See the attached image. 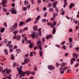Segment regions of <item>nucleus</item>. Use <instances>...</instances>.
I'll return each instance as SVG.
<instances>
[{
  "mask_svg": "<svg viewBox=\"0 0 79 79\" xmlns=\"http://www.w3.org/2000/svg\"><path fill=\"white\" fill-rule=\"evenodd\" d=\"M22 68H23L22 66H20V67L19 68H17V69H18V74L20 75V77H24L25 76L24 74H27V76H29L30 75V73H31V71L30 70L29 71H26L24 72H23V71H22Z\"/></svg>",
  "mask_w": 79,
  "mask_h": 79,
  "instance_id": "1",
  "label": "nucleus"
},
{
  "mask_svg": "<svg viewBox=\"0 0 79 79\" xmlns=\"http://www.w3.org/2000/svg\"><path fill=\"white\" fill-rule=\"evenodd\" d=\"M1 72L4 76H6L7 74L10 73L11 72V70L7 69H3V67H0V73Z\"/></svg>",
  "mask_w": 79,
  "mask_h": 79,
  "instance_id": "2",
  "label": "nucleus"
},
{
  "mask_svg": "<svg viewBox=\"0 0 79 79\" xmlns=\"http://www.w3.org/2000/svg\"><path fill=\"white\" fill-rule=\"evenodd\" d=\"M42 42L40 41H38L37 42V45H38L37 48L38 49H39L40 48V51H41L42 50Z\"/></svg>",
  "mask_w": 79,
  "mask_h": 79,
  "instance_id": "3",
  "label": "nucleus"
},
{
  "mask_svg": "<svg viewBox=\"0 0 79 79\" xmlns=\"http://www.w3.org/2000/svg\"><path fill=\"white\" fill-rule=\"evenodd\" d=\"M24 59L25 60L24 62L21 63V64H22V65H24L25 64H26L27 63H28V62H29V61H30L29 59L28 58L24 57Z\"/></svg>",
  "mask_w": 79,
  "mask_h": 79,
  "instance_id": "4",
  "label": "nucleus"
},
{
  "mask_svg": "<svg viewBox=\"0 0 79 79\" xmlns=\"http://www.w3.org/2000/svg\"><path fill=\"white\" fill-rule=\"evenodd\" d=\"M56 11L57 12H56L55 13H54L53 15V18L55 19V18H56V16L58 15V13L59 12V10H58V8L57 7H56L55 8Z\"/></svg>",
  "mask_w": 79,
  "mask_h": 79,
  "instance_id": "5",
  "label": "nucleus"
},
{
  "mask_svg": "<svg viewBox=\"0 0 79 79\" xmlns=\"http://www.w3.org/2000/svg\"><path fill=\"white\" fill-rule=\"evenodd\" d=\"M10 11L12 14H16V13H17V11L15 10L14 7L11 9Z\"/></svg>",
  "mask_w": 79,
  "mask_h": 79,
  "instance_id": "6",
  "label": "nucleus"
},
{
  "mask_svg": "<svg viewBox=\"0 0 79 79\" xmlns=\"http://www.w3.org/2000/svg\"><path fill=\"white\" fill-rule=\"evenodd\" d=\"M48 69L51 71H52V70H54L55 69V67L52 65H50L48 66Z\"/></svg>",
  "mask_w": 79,
  "mask_h": 79,
  "instance_id": "7",
  "label": "nucleus"
},
{
  "mask_svg": "<svg viewBox=\"0 0 79 79\" xmlns=\"http://www.w3.org/2000/svg\"><path fill=\"white\" fill-rule=\"evenodd\" d=\"M66 63H64V62H63L61 65V67L60 69V71L62 70V69H63V67H64V66H66Z\"/></svg>",
  "mask_w": 79,
  "mask_h": 79,
  "instance_id": "8",
  "label": "nucleus"
},
{
  "mask_svg": "<svg viewBox=\"0 0 79 79\" xmlns=\"http://www.w3.org/2000/svg\"><path fill=\"white\" fill-rule=\"evenodd\" d=\"M7 0H2L1 5H5L7 3Z\"/></svg>",
  "mask_w": 79,
  "mask_h": 79,
  "instance_id": "9",
  "label": "nucleus"
},
{
  "mask_svg": "<svg viewBox=\"0 0 79 79\" xmlns=\"http://www.w3.org/2000/svg\"><path fill=\"white\" fill-rule=\"evenodd\" d=\"M57 3H58V2L55 1L53 3L52 5L53 8H56V5H57Z\"/></svg>",
  "mask_w": 79,
  "mask_h": 79,
  "instance_id": "10",
  "label": "nucleus"
},
{
  "mask_svg": "<svg viewBox=\"0 0 79 79\" xmlns=\"http://www.w3.org/2000/svg\"><path fill=\"white\" fill-rule=\"evenodd\" d=\"M10 31H14V30H15V29H16V28L15 26H12L10 28Z\"/></svg>",
  "mask_w": 79,
  "mask_h": 79,
  "instance_id": "11",
  "label": "nucleus"
},
{
  "mask_svg": "<svg viewBox=\"0 0 79 79\" xmlns=\"http://www.w3.org/2000/svg\"><path fill=\"white\" fill-rule=\"evenodd\" d=\"M74 5H75L73 3H71L69 6V9H70V10L72 9V8H73V7L74 6Z\"/></svg>",
  "mask_w": 79,
  "mask_h": 79,
  "instance_id": "12",
  "label": "nucleus"
},
{
  "mask_svg": "<svg viewBox=\"0 0 79 79\" xmlns=\"http://www.w3.org/2000/svg\"><path fill=\"white\" fill-rule=\"evenodd\" d=\"M56 24V22L55 21H53L52 23V25L51 26V27H53Z\"/></svg>",
  "mask_w": 79,
  "mask_h": 79,
  "instance_id": "13",
  "label": "nucleus"
},
{
  "mask_svg": "<svg viewBox=\"0 0 79 79\" xmlns=\"http://www.w3.org/2000/svg\"><path fill=\"white\" fill-rule=\"evenodd\" d=\"M74 61H76V59H75V58L73 57L72 59H71V65L73 64V62Z\"/></svg>",
  "mask_w": 79,
  "mask_h": 79,
  "instance_id": "14",
  "label": "nucleus"
},
{
  "mask_svg": "<svg viewBox=\"0 0 79 79\" xmlns=\"http://www.w3.org/2000/svg\"><path fill=\"white\" fill-rule=\"evenodd\" d=\"M29 47L30 48H32L34 47V44H33V43H31V44H30Z\"/></svg>",
  "mask_w": 79,
  "mask_h": 79,
  "instance_id": "15",
  "label": "nucleus"
},
{
  "mask_svg": "<svg viewBox=\"0 0 79 79\" xmlns=\"http://www.w3.org/2000/svg\"><path fill=\"white\" fill-rule=\"evenodd\" d=\"M21 39V36L18 35L16 36V40H19Z\"/></svg>",
  "mask_w": 79,
  "mask_h": 79,
  "instance_id": "16",
  "label": "nucleus"
},
{
  "mask_svg": "<svg viewBox=\"0 0 79 79\" xmlns=\"http://www.w3.org/2000/svg\"><path fill=\"white\" fill-rule=\"evenodd\" d=\"M4 51L5 55H8V52L6 49H4Z\"/></svg>",
  "mask_w": 79,
  "mask_h": 79,
  "instance_id": "17",
  "label": "nucleus"
},
{
  "mask_svg": "<svg viewBox=\"0 0 79 79\" xmlns=\"http://www.w3.org/2000/svg\"><path fill=\"white\" fill-rule=\"evenodd\" d=\"M64 8H65L67 5V1L66 0H64Z\"/></svg>",
  "mask_w": 79,
  "mask_h": 79,
  "instance_id": "18",
  "label": "nucleus"
},
{
  "mask_svg": "<svg viewBox=\"0 0 79 79\" xmlns=\"http://www.w3.org/2000/svg\"><path fill=\"white\" fill-rule=\"evenodd\" d=\"M25 23L24 22H20L19 24V26H20V27H21V26H23V25H25Z\"/></svg>",
  "mask_w": 79,
  "mask_h": 79,
  "instance_id": "19",
  "label": "nucleus"
},
{
  "mask_svg": "<svg viewBox=\"0 0 79 79\" xmlns=\"http://www.w3.org/2000/svg\"><path fill=\"white\" fill-rule=\"evenodd\" d=\"M56 32V28L54 27L52 31V34H55Z\"/></svg>",
  "mask_w": 79,
  "mask_h": 79,
  "instance_id": "20",
  "label": "nucleus"
},
{
  "mask_svg": "<svg viewBox=\"0 0 79 79\" xmlns=\"http://www.w3.org/2000/svg\"><path fill=\"white\" fill-rule=\"evenodd\" d=\"M33 30L34 31H37L38 29H37V26L36 25L33 27Z\"/></svg>",
  "mask_w": 79,
  "mask_h": 79,
  "instance_id": "21",
  "label": "nucleus"
},
{
  "mask_svg": "<svg viewBox=\"0 0 79 79\" xmlns=\"http://www.w3.org/2000/svg\"><path fill=\"white\" fill-rule=\"evenodd\" d=\"M18 32H19V30H15L14 31H13V34H18Z\"/></svg>",
  "mask_w": 79,
  "mask_h": 79,
  "instance_id": "22",
  "label": "nucleus"
},
{
  "mask_svg": "<svg viewBox=\"0 0 79 79\" xmlns=\"http://www.w3.org/2000/svg\"><path fill=\"white\" fill-rule=\"evenodd\" d=\"M31 18H28L26 20V23H29L30 21H31Z\"/></svg>",
  "mask_w": 79,
  "mask_h": 79,
  "instance_id": "23",
  "label": "nucleus"
},
{
  "mask_svg": "<svg viewBox=\"0 0 79 79\" xmlns=\"http://www.w3.org/2000/svg\"><path fill=\"white\" fill-rule=\"evenodd\" d=\"M48 21V19H47V20L46 21V19H42V23H47Z\"/></svg>",
  "mask_w": 79,
  "mask_h": 79,
  "instance_id": "24",
  "label": "nucleus"
},
{
  "mask_svg": "<svg viewBox=\"0 0 79 79\" xmlns=\"http://www.w3.org/2000/svg\"><path fill=\"white\" fill-rule=\"evenodd\" d=\"M19 66V64H18L14 62L13 63V67L14 68L15 67V66Z\"/></svg>",
  "mask_w": 79,
  "mask_h": 79,
  "instance_id": "25",
  "label": "nucleus"
},
{
  "mask_svg": "<svg viewBox=\"0 0 79 79\" xmlns=\"http://www.w3.org/2000/svg\"><path fill=\"white\" fill-rule=\"evenodd\" d=\"M39 53L40 56L42 57V55H43V51H40Z\"/></svg>",
  "mask_w": 79,
  "mask_h": 79,
  "instance_id": "26",
  "label": "nucleus"
},
{
  "mask_svg": "<svg viewBox=\"0 0 79 79\" xmlns=\"http://www.w3.org/2000/svg\"><path fill=\"white\" fill-rule=\"evenodd\" d=\"M5 29L4 28H1L0 30L1 32L2 33H3V32H4V31H5Z\"/></svg>",
  "mask_w": 79,
  "mask_h": 79,
  "instance_id": "27",
  "label": "nucleus"
},
{
  "mask_svg": "<svg viewBox=\"0 0 79 79\" xmlns=\"http://www.w3.org/2000/svg\"><path fill=\"white\" fill-rule=\"evenodd\" d=\"M31 36L33 39H34L35 37V34L33 33L31 35Z\"/></svg>",
  "mask_w": 79,
  "mask_h": 79,
  "instance_id": "28",
  "label": "nucleus"
},
{
  "mask_svg": "<svg viewBox=\"0 0 79 79\" xmlns=\"http://www.w3.org/2000/svg\"><path fill=\"white\" fill-rule=\"evenodd\" d=\"M42 29L41 28H39L38 29V31H39V33L40 34V35H41L42 34V33H41V30Z\"/></svg>",
  "mask_w": 79,
  "mask_h": 79,
  "instance_id": "29",
  "label": "nucleus"
},
{
  "mask_svg": "<svg viewBox=\"0 0 79 79\" xmlns=\"http://www.w3.org/2000/svg\"><path fill=\"white\" fill-rule=\"evenodd\" d=\"M68 68L67 67H64L63 69L64 71H66Z\"/></svg>",
  "mask_w": 79,
  "mask_h": 79,
  "instance_id": "30",
  "label": "nucleus"
},
{
  "mask_svg": "<svg viewBox=\"0 0 79 79\" xmlns=\"http://www.w3.org/2000/svg\"><path fill=\"white\" fill-rule=\"evenodd\" d=\"M52 4L49 3L47 7L48 8H51V7H52Z\"/></svg>",
  "mask_w": 79,
  "mask_h": 79,
  "instance_id": "31",
  "label": "nucleus"
},
{
  "mask_svg": "<svg viewBox=\"0 0 79 79\" xmlns=\"http://www.w3.org/2000/svg\"><path fill=\"white\" fill-rule=\"evenodd\" d=\"M16 52H17V54H18L19 52H21V50L19 49H17Z\"/></svg>",
  "mask_w": 79,
  "mask_h": 79,
  "instance_id": "32",
  "label": "nucleus"
},
{
  "mask_svg": "<svg viewBox=\"0 0 79 79\" xmlns=\"http://www.w3.org/2000/svg\"><path fill=\"white\" fill-rule=\"evenodd\" d=\"M11 60H15V57L14 56L13 54L11 55Z\"/></svg>",
  "mask_w": 79,
  "mask_h": 79,
  "instance_id": "33",
  "label": "nucleus"
},
{
  "mask_svg": "<svg viewBox=\"0 0 79 79\" xmlns=\"http://www.w3.org/2000/svg\"><path fill=\"white\" fill-rule=\"evenodd\" d=\"M23 11H26V10H27V7H25L23 8Z\"/></svg>",
  "mask_w": 79,
  "mask_h": 79,
  "instance_id": "34",
  "label": "nucleus"
},
{
  "mask_svg": "<svg viewBox=\"0 0 79 79\" xmlns=\"http://www.w3.org/2000/svg\"><path fill=\"white\" fill-rule=\"evenodd\" d=\"M69 42H71V43L73 42V40L72 39V38L71 37L69 38Z\"/></svg>",
  "mask_w": 79,
  "mask_h": 79,
  "instance_id": "35",
  "label": "nucleus"
},
{
  "mask_svg": "<svg viewBox=\"0 0 79 79\" xmlns=\"http://www.w3.org/2000/svg\"><path fill=\"white\" fill-rule=\"evenodd\" d=\"M40 15H38L37 18L36 19V21H39V19H40Z\"/></svg>",
  "mask_w": 79,
  "mask_h": 79,
  "instance_id": "36",
  "label": "nucleus"
},
{
  "mask_svg": "<svg viewBox=\"0 0 79 79\" xmlns=\"http://www.w3.org/2000/svg\"><path fill=\"white\" fill-rule=\"evenodd\" d=\"M11 41L8 42V44H7L6 45V46H7V47H8V46L10 45V44H11Z\"/></svg>",
  "mask_w": 79,
  "mask_h": 79,
  "instance_id": "37",
  "label": "nucleus"
},
{
  "mask_svg": "<svg viewBox=\"0 0 79 79\" xmlns=\"http://www.w3.org/2000/svg\"><path fill=\"white\" fill-rule=\"evenodd\" d=\"M24 3H25V5H28L29 4V2H28V1H25Z\"/></svg>",
  "mask_w": 79,
  "mask_h": 79,
  "instance_id": "38",
  "label": "nucleus"
},
{
  "mask_svg": "<svg viewBox=\"0 0 79 79\" xmlns=\"http://www.w3.org/2000/svg\"><path fill=\"white\" fill-rule=\"evenodd\" d=\"M49 11H53V9L52 8H49Z\"/></svg>",
  "mask_w": 79,
  "mask_h": 79,
  "instance_id": "39",
  "label": "nucleus"
},
{
  "mask_svg": "<svg viewBox=\"0 0 79 79\" xmlns=\"http://www.w3.org/2000/svg\"><path fill=\"white\" fill-rule=\"evenodd\" d=\"M79 64L78 63H77L75 65V68H77V67L78 66H79Z\"/></svg>",
  "mask_w": 79,
  "mask_h": 79,
  "instance_id": "40",
  "label": "nucleus"
},
{
  "mask_svg": "<svg viewBox=\"0 0 79 79\" xmlns=\"http://www.w3.org/2000/svg\"><path fill=\"white\" fill-rule=\"evenodd\" d=\"M62 49H64V50H66V47L64 46H63L62 47Z\"/></svg>",
  "mask_w": 79,
  "mask_h": 79,
  "instance_id": "41",
  "label": "nucleus"
},
{
  "mask_svg": "<svg viewBox=\"0 0 79 79\" xmlns=\"http://www.w3.org/2000/svg\"><path fill=\"white\" fill-rule=\"evenodd\" d=\"M61 70H60V74H64V70L61 71Z\"/></svg>",
  "mask_w": 79,
  "mask_h": 79,
  "instance_id": "42",
  "label": "nucleus"
},
{
  "mask_svg": "<svg viewBox=\"0 0 79 79\" xmlns=\"http://www.w3.org/2000/svg\"><path fill=\"white\" fill-rule=\"evenodd\" d=\"M71 69H68L67 71V73H71Z\"/></svg>",
  "mask_w": 79,
  "mask_h": 79,
  "instance_id": "43",
  "label": "nucleus"
},
{
  "mask_svg": "<svg viewBox=\"0 0 79 79\" xmlns=\"http://www.w3.org/2000/svg\"><path fill=\"white\" fill-rule=\"evenodd\" d=\"M23 31H24V29L20 30V31H19V33H22V32H23Z\"/></svg>",
  "mask_w": 79,
  "mask_h": 79,
  "instance_id": "44",
  "label": "nucleus"
},
{
  "mask_svg": "<svg viewBox=\"0 0 79 79\" xmlns=\"http://www.w3.org/2000/svg\"><path fill=\"white\" fill-rule=\"evenodd\" d=\"M30 56L31 57H32V56H33V52H30Z\"/></svg>",
  "mask_w": 79,
  "mask_h": 79,
  "instance_id": "45",
  "label": "nucleus"
},
{
  "mask_svg": "<svg viewBox=\"0 0 79 79\" xmlns=\"http://www.w3.org/2000/svg\"><path fill=\"white\" fill-rule=\"evenodd\" d=\"M17 26H18V24L16 23L14 24V26L16 28V27H17Z\"/></svg>",
  "mask_w": 79,
  "mask_h": 79,
  "instance_id": "46",
  "label": "nucleus"
},
{
  "mask_svg": "<svg viewBox=\"0 0 79 79\" xmlns=\"http://www.w3.org/2000/svg\"><path fill=\"white\" fill-rule=\"evenodd\" d=\"M56 47H57L58 48H61V46L60 45H58V44H56L55 45Z\"/></svg>",
  "mask_w": 79,
  "mask_h": 79,
  "instance_id": "47",
  "label": "nucleus"
},
{
  "mask_svg": "<svg viewBox=\"0 0 79 79\" xmlns=\"http://www.w3.org/2000/svg\"><path fill=\"white\" fill-rule=\"evenodd\" d=\"M16 39V36L15 35L13 37V40L14 39Z\"/></svg>",
  "mask_w": 79,
  "mask_h": 79,
  "instance_id": "48",
  "label": "nucleus"
},
{
  "mask_svg": "<svg viewBox=\"0 0 79 79\" xmlns=\"http://www.w3.org/2000/svg\"><path fill=\"white\" fill-rule=\"evenodd\" d=\"M28 56H29V54H27L25 55V58H27V57H28Z\"/></svg>",
  "mask_w": 79,
  "mask_h": 79,
  "instance_id": "49",
  "label": "nucleus"
},
{
  "mask_svg": "<svg viewBox=\"0 0 79 79\" xmlns=\"http://www.w3.org/2000/svg\"><path fill=\"white\" fill-rule=\"evenodd\" d=\"M26 34H23L22 35V36L23 37V38H24V37H25V36H26Z\"/></svg>",
  "mask_w": 79,
  "mask_h": 79,
  "instance_id": "50",
  "label": "nucleus"
},
{
  "mask_svg": "<svg viewBox=\"0 0 79 79\" xmlns=\"http://www.w3.org/2000/svg\"><path fill=\"white\" fill-rule=\"evenodd\" d=\"M9 52L10 53H11V52H13V49H10L9 50Z\"/></svg>",
  "mask_w": 79,
  "mask_h": 79,
  "instance_id": "51",
  "label": "nucleus"
},
{
  "mask_svg": "<svg viewBox=\"0 0 79 79\" xmlns=\"http://www.w3.org/2000/svg\"><path fill=\"white\" fill-rule=\"evenodd\" d=\"M30 7H31V5H28V6H27V8L28 10L30 9Z\"/></svg>",
  "mask_w": 79,
  "mask_h": 79,
  "instance_id": "52",
  "label": "nucleus"
},
{
  "mask_svg": "<svg viewBox=\"0 0 79 79\" xmlns=\"http://www.w3.org/2000/svg\"><path fill=\"white\" fill-rule=\"evenodd\" d=\"M47 16V12L45 13V14L44 15V17H46Z\"/></svg>",
  "mask_w": 79,
  "mask_h": 79,
  "instance_id": "53",
  "label": "nucleus"
},
{
  "mask_svg": "<svg viewBox=\"0 0 79 79\" xmlns=\"http://www.w3.org/2000/svg\"><path fill=\"white\" fill-rule=\"evenodd\" d=\"M71 20L72 22H74V21H75V19L74 20V19H73V17H72Z\"/></svg>",
  "mask_w": 79,
  "mask_h": 79,
  "instance_id": "54",
  "label": "nucleus"
},
{
  "mask_svg": "<svg viewBox=\"0 0 79 79\" xmlns=\"http://www.w3.org/2000/svg\"><path fill=\"white\" fill-rule=\"evenodd\" d=\"M38 3V4H40V3H41V1L40 0H38L37 2Z\"/></svg>",
  "mask_w": 79,
  "mask_h": 79,
  "instance_id": "55",
  "label": "nucleus"
},
{
  "mask_svg": "<svg viewBox=\"0 0 79 79\" xmlns=\"http://www.w3.org/2000/svg\"><path fill=\"white\" fill-rule=\"evenodd\" d=\"M11 77V75H9L8 79H12Z\"/></svg>",
  "mask_w": 79,
  "mask_h": 79,
  "instance_id": "56",
  "label": "nucleus"
},
{
  "mask_svg": "<svg viewBox=\"0 0 79 79\" xmlns=\"http://www.w3.org/2000/svg\"><path fill=\"white\" fill-rule=\"evenodd\" d=\"M75 49L77 52H78V50H79V47L75 48Z\"/></svg>",
  "mask_w": 79,
  "mask_h": 79,
  "instance_id": "57",
  "label": "nucleus"
},
{
  "mask_svg": "<svg viewBox=\"0 0 79 79\" xmlns=\"http://www.w3.org/2000/svg\"><path fill=\"white\" fill-rule=\"evenodd\" d=\"M4 26H5L6 27H7V25L6 24V23H4Z\"/></svg>",
  "mask_w": 79,
  "mask_h": 79,
  "instance_id": "58",
  "label": "nucleus"
},
{
  "mask_svg": "<svg viewBox=\"0 0 79 79\" xmlns=\"http://www.w3.org/2000/svg\"><path fill=\"white\" fill-rule=\"evenodd\" d=\"M31 74L32 75H35V72H31Z\"/></svg>",
  "mask_w": 79,
  "mask_h": 79,
  "instance_id": "59",
  "label": "nucleus"
},
{
  "mask_svg": "<svg viewBox=\"0 0 79 79\" xmlns=\"http://www.w3.org/2000/svg\"><path fill=\"white\" fill-rule=\"evenodd\" d=\"M13 45H10V46H9V48L10 49H11L13 47Z\"/></svg>",
  "mask_w": 79,
  "mask_h": 79,
  "instance_id": "60",
  "label": "nucleus"
},
{
  "mask_svg": "<svg viewBox=\"0 0 79 79\" xmlns=\"http://www.w3.org/2000/svg\"><path fill=\"white\" fill-rule=\"evenodd\" d=\"M3 11H7V9H6L5 8H4L3 9Z\"/></svg>",
  "mask_w": 79,
  "mask_h": 79,
  "instance_id": "61",
  "label": "nucleus"
},
{
  "mask_svg": "<svg viewBox=\"0 0 79 79\" xmlns=\"http://www.w3.org/2000/svg\"><path fill=\"white\" fill-rule=\"evenodd\" d=\"M65 44V41H63V42L61 43L60 45H64Z\"/></svg>",
  "mask_w": 79,
  "mask_h": 79,
  "instance_id": "62",
  "label": "nucleus"
},
{
  "mask_svg": "<svg viewBox=\"0 0 79 79\" xmlns=\"http://www.w3.org/2000/svg\"><path fill=\"white\" fill-rule=\"evenodd\" d=\"M25 42V41H24V39H23L22 40V44H24Z\"/></svg>",
  "mask_w": 79,
  "mask_h": 79,
  "instance_id": "63",
  "label": "nucleus"
},
{
  "mask_svg": "<svg viewBox=\"0 0 79 79\" xmlns=\"http://www.w3.org/2000/svg\"><path fill=\"white\" fill-rule=\"evenodd\" d=\"M65 12L64 11L62 12L61 15H64Z\"/></svg>",
  "mask_w": 79,
  "mask_h": 79,
  "instance_id": "64",
  "label": "nucleus"
}]
</instances>
